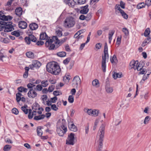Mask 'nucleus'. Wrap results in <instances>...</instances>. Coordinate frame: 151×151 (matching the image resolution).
<instances>
[{
	"instance_id": "39",
	"label": "nucleus",
	"mask_w": 151,
	"mask_h": 151,
	"mask_svg": "<svg viewBox=\"0 0 151 151\" xmlns=\"http://www.w3.org/2000/svg\"><path fill=\"white\" fill-rule=\"evenodd\" d=\"M145 4L144 3H141L139 4L137 6V8L138 9H141L145 7Z\"/></svg>"
},
{
	"instance_id": "50",
	"label": "nucleus",
	"mask_w": 151,
	"mask_h": 151,
	"mask_svg": "<svg viewBox=\"0 0 151 151\" xmlns=\"http://www.w3.org/2000/svg\"><path fill=\"white\" fill-rule=\"evenodd\" d=\"M99 120V119H96L95 121L94 125L93 127V130H95L96 128L97 125L98 124Z\"/></svg>"
},
{
	"instance_id": "43",
	"label": "nucleus",
	"mask_w": 151,
	"mask_h": 151,
	"mask_svg": "<svg viewBox=\"0 0 151 151\" xmlns=\"http://www.w3.org/2000/svg\"><path fill=\"white\" fill-rule=\"evenodd\" d=\"M120 13L124 19H127L128 18V15L123 10Z\"/></svg>"
},
{
	"instance_id": "21",
	"label": "nucleus",
	"mask_w": 151,
	"mask_h": 151,
	"mask_svg": "<svg viewBox=\"0 0 151 151\" xmlns=\"http://www.w3.org/2000/svg\"><path fill=\"white\" fill-rule=\"evenodd\" d=\"M62 29L61 28L58 27L56 29L55 32L57 36L59 37H61L62 36Z\"/></svg>"
},
{
	"instance_id": "26",
	"label": "nucleus",
	"mask_w": 151,
	"mask_h": 151,
	"mask_svg": "<svg viewBox=\"0 0 151 151\" xmlns=\"http://www.w3.org/2000/svg\"><path fill=\"white\" fill-rule=\"evenodd\" d=\"M122 74L121 73H115L113 75V77L114 79H116L117 78H120L121 77Z\"/></svg>"
},
{
	"instance_id": "13",
	"label": "nucleus",
	"mask_w": 151,
	"mask_h": 151,
	"mask_svg": "<svg viewBox=\"0 0 151 151\" xmlns=\"http://www.w3.org/2000/svg\"><path fill=\"white\" fill-rule=\"evenodd\" d=\"M63 130H65V132L67 131L66 122L65 119H63L62 120V124L60 127Z\"/></svg>"
},
{
	"instance_id": "34",
	"label": "nucleus",
	"mask_w": 151,
	"mask_h": 151,
	"mask_svg": "<svg viewBox=\"0 0 151 151\" xmlns=\"http://www.w3.org/2000/svg\"><path fill=\"white\" fill-rule=\"evenodd\" d=\"M35 86V83L33 82L29 83L27 85V88L30 89H33Z\"/></svg>"
},
{
	"instance_id": "1",
	"label": "nucleus",
	"mask_w": 151,
	"mask_h": 151,
	"mask_svg": "<svg viewBox=\"0 0 151 151\" xmlns=\"http://www.w3.org/2000/svg\"><path fill=\"white\" fill-rule=\"evenodd\" d=\"M46 67L47 71L53 75H58L60 72L61 69L59 66L55 62L48 63Z\"/></svg>"
},
{
	"instance_id": "15",
	"label": "nucleus",
	"mask_w": 151,
	"mask_h": 151,
	"mask_svg": "<svg viewBox=\"0 0 151 151\" xmlns=\"http://www.w3.org/2000/svg\"><path fill=\"white\" fill-rule=\"evenodd\" d=\"M15 12V14L17 16L20 17L22 14V9L21 7H18L16 8Z\"/></svg>"
},
{
	"instance_id": "42",
	"label": "nucleus",
	"mask_w": 151,
	"mask_h": 151,
	"mask_svg": "<svg viewBox=\"0 0 151 151\" xmlns=\"http://www.w3.org/2000/svg\"><path fill=\"white\" fill-rule=\"evenodd\" d=\"M99 111L98 110L94 109L92 110V115L94 116H98Z\"/></svg>"
},
{
	"instance_id": "19",
	"label": "nucleus",
	"mask_w": 151,
	"mask_h": 151,
	"mask_svg": "<svg viewBox=\"0 0 151 151\" xmlns=\"http://www.w3.org/2000/svg\"><path fill=\"white\" fill-rule=\"evenodd\" d=\"M29 27L31 31H32L33 30L36 29L38 27V25L36 23H33L29 25Z\"/></svg>"
},
{
	"instance_id": "10",
	"label": "nucleus",
	"mask_w": 151,
	"mask_h": 151,
	"mask_svg": "<svg viewBox=\"0 0 151 151\" xmlns=\"http://www.w3.org/2000/svg\"><path fill=\"white\" fill-rule=\"evenodd\" d=\"M88 7V5H86L84 6L81 7L80 13L83 14H86L89 10Z\"/></svg>"
},
{
	"instance_id": "37",
	"label": "nucleus",
	"mask_w": 151,
	"mask_h": 151,
	"mask_svg": "<svg viewBox=\"0 0 151 151\" xmlns=\"http://www.w3.org/2000/svg\"><path fill=\"white\" fill-rule=\"evenodd\" d=\"M34 89L36 91H41L42 89V87L41 85L38 84L36 86V87H34Z\"/></svg>"
},
{
	"instance_id": "29",
	"label": "nucleus",
	"mask_w": 151,
	"mask_h": 151,
	"mask_svg": "<svg viewBox=\"0 0 151 151\" xmlns=\"http://www.w3.org/2000/svg\"><path fill=\"white\" fill-rule=\"evenodd\" d=\"M32 63L35 68H38L41 65L40 63L37 60L34 61Z\"/></svg>"
},
{
	"instance_id": "62",
	"label": "nucleus",
	"mask_w": 151,
	"mask_h": 151,
	"mask_svg": "<svg viewBox=\"0 0 151 151\" xmlns=\"http://www.w3.org/2000/svg\"><path fill=\"white\" fill-rule=\"evenodd\" d=\"M19 94L17 93L16 94V99L17 102H19L21 100V97L19 95Z\"/></svg>"
},
{
	"instance_id": "56",
	"label": "nucleus",
	"mask_w": 151,
	"mask_h": 151,
	"mask_svg": "<svg viewBox=\"0 0 151 151\" xmlns=\"http://www.w3.org/2000/svg\"><path fill=\"white\" fill-rule=\"evenodd\" d=\"M70 60V58H68L64 60L63 61V63L65 65L67 64Z\"/></svg>"
},
{
	"instance_id": "33",
	"label": "nucleus",
	"mask_w": 151,
	"mask_h": 151,
	"mask_svg": "<svg viewBox=\"0 0 151 151\" xmlns=\"http://www.w3.org/2000/svg\"><path fill=\"white\" fill-rule=\"evenodd\" d=\"M56 55L59 57H63L66 56V53L65 52L61 51L57 52Z\"/></svg>"
},
{
	"instance_id": "47",
	"label": "nucleus",
	"mask_w": 151,
	"mask_h": 151,
	"mask_svg": "<svg viewBox=\"0 0 151 151\" xmlns=\"http://www.w3.org/2000/svg\"><path fill=\"white\" fill-rule=\"evenodd\" d=\"M92 13L91 12H89L86 16H85L86 20L87 21L90 20L92 17Z\"/></svg>"
},
{
	"instance_id": "30",
	"label": "nucleus",
	"mask_w": 151,
	"mask_h": 151,
	"mask_svg": "<svg viewBox=\"0 0 151 151\" xmlns=\"http://www.w3.org/2000/svg\"><path fill=\"white\" fill-rule=\"evenodd\" d=\"M92 84L93 86L98 87L99 86V81L97 79H95L92 82Z\"/></svg>"
},
{
	"instance_id": "12",
	"label": "nucleus",
	"mask_w": 151,
	"mask_h": 151,
	"mask_svg": "<svg viewBox=\"0 0 151 151\" xmlns=\"http://www.w3.org/2000/svg\"><path fill=\"white\" fill-rule=\"evenodd\" d=\"M68 127L70 130L74 131L76 132L77 131V127L72 122H69L68 123Z\"/></svg>"
},
{
	"instance_id": "3",
	"label": "nucleus",
	"mask_w": 151,
	"mask_h": 151,
	"mask_svg": "<svg viewBox=\"0 0 151 151\" xmlns=\"http://www.w3.org/2000/svg\"><path fill=\"white\" fill-rule=\"evenodd\" d=\"M75 24L74 18L72 17H69L65 19L63 23V26L66 28H69L73 27Z\"/></svg>"
},
{
	"instance_id": "64",
	"label": "nucleus",
	"mask_w": 151,
	"mask_h": 151,
	"mask_svg": "<svg viewBox=\"0 0 151 151\" xmlns=\"http://www.w3.org/2000/svg\"><path fill=\"white\" fill-rule=\"evenodd\" d=\"M145 5L149 6L151 5V0H146Z\"/></svg>"
},
{
	"instance_id": "5",
	"label": "nucleus",
	"mask_w": 151,
	"mask_h": 151,
	"mask_svg": "<svg viewBox=\"0 0 151 151\" xmlns=\"http://www.w3.org/2000/svg\"><path fill=\"white\" fill-rule=\"evenodd\" d=\"M52 39L55 42V43L57 44L58 46H57V47H59L66 42L67 39V38L66 37H65L60 40L58 39L57 36H53L52 37Z\"/></svg>"
},
{
	"instance_id": "53",
	"label": "nucleus",
	"mask_w": 151,
	"mask_h": 151,
	"mask_svg": "<svg viewBox=\"0 0 151 151\" xmlns=\"http://www.w3.org/2000/svg\"><path fill=\"white\" fill-rule=\"evenodd\" d=\"M8 58V57L6 55H4L3 54H1L0 55V60L2 61H4V58Z\"/></svg>"
},
{
	"instance_id": "8",
	"label": "nucleus",
	"mask_w": 151,
	"mask_h": 151,
	"mask_svg": "<svg viewBox=\"0 0 151 151\" xmlns=\"http://www.w3.org/2000/svg\"><path fill=\"white\" fill-rule=\"evenodd\" d=\"M6 24L3 25L4 27V31L5 32H9L13 30L14 28L13 26L10 24L8 22H6Z\"/></svg>"
},
{
	"instance_id": "49",
	"label": "nucleus",
	"mask_w": 151,
	"mask_h": 151,
	"mask_svg": "<svg viewBox=\"0 0 151 151\" xmlns=\"http://www.w3.org/2000/svg\"><path fill=\"white\" fill-rule=\"evenodd\" d=\"M84 111L85 112H87L89 115H92V110L91 109H84Z\"/></svg>"
},
{
	"instance_id": "9",
	"label": "nucleus",
	"mask_w": 151,
	"mask_h": 151,
	"mask_svg": "<svg viewBox=\"0 0 151 151\" xmlns=\"http://www.w3.org/2000/svg\"><path fill=\"white\" fill-rule=\"evenodd\" d=\"M37 93L34 89H30L27 93L28 97L31 99H33L37 96Z\"/></svg>"
},
{
	"instance_id": "44",
	"label": "nucleus",
	"mask_w": 151,
	"mask_h": 151,
	"mask_svg": "<svg viewBox=\"0 0 151 151\" xmlns=\"http://www.w3.org/2000/svg\"><path fill=\"white\" fill-rule=\"evenodd\" d=\"M11 148V146L10 145H6L4 146V151H8Z\"/></svg>"
},
{
	"instance_id": "63",
	"label": "nucleus",
	"mask_w": 151,
	"mask_h": 151,
	"mask_svg": "<svg viewBox=\"0 0 151 151\" xmlns=\"http://www.w3.org/2000/svg\"><path fill=\"white\" fill-rule=\"evenodd\" d=\"M86 0H77L76 1L79 4H84L86 1Z\"/></svg>"
},
{
	"instance_id": "2",
	"label": "nucleus",
	"mask_w": 151,
	"mask_h": 151,
	"mask_svg": "<svg viewBox=\"0 0 151 151\" xmlns=\"http://www.w3.org/2000/svg\"><path fill=\"white\" fill-rule=\"evenodd\" d=\"M105 126L102 124L100 127L99 132V140L98 148L102 149L103 147V142L104 135Z\"/></svg>"
},
{
	"instance_id": "35",
	"label": "nucleus",
	"mask_w": 151,
	"mask_h": 151,
	"mask_svg": "<svg viewBox=\"0 0 151 151\" xmlns=\"http://www.w3.org/2000/svg\"><path fill=\"white\" fill-rule=\"evenodd\" d=\"M58 46L57 44H55V45H54V44H52V43L50 45L48 48L50 50L56 49L58 47H57Z\"/></svg>"
},
{
	"instance_id": "14",
	"label": "nucleus",
	"mask_w": 151,
	"mask_h": 151,
	"mask_svg": "<svg viewBox=\"0 0 151 151\" xmlns=\"http://www.w3.org/2000/svg\"><path fill=\"white\" fill-rule=\"evenodd\" d=\"M18 25L19 28L24 29L27 27V24L24 21H20L19 22Z\"/></svg>"
},
{
	"instance_id": "32",
	"label": "nucleus",
	"mask_w": 151,
	"mask_h": 151,
	"mask_svg": "<svg viewBox=\"0 0 151 151\" xmlns=\"http://www.w3.org/2000/svg\"><path fill=\"white\" fill-rule=\"evenodd\" d=\"M41 84L42 87H45L48 85V82L47 80H43L41 82Z\"/></svg>"
},
{
	"instance_id": "25",
	"label": "nucleus",
	"mask_w": 151,
	"mask_h": 151,
	"mask_svg": "<svg viewBox=\"0 0 151 151\" xmlns=\"http://www.w3.org/2000/svg\"><path fill=\"white\" fill-rule=\"evenodd\" d=\"M19 91L22 92H24V93H26L28 89L26 88H25L22 86H20L19 87L17 88Z\"/></svg>"
},
{
	"instance_id": "51",
	"label": "nucleus",
	"mask_w": 151,
	"mask_h": 151,
	"mask_svg": "<svg viewBox=\"0 0 151 151\" xmlns=\"http://www.w3.org/2000/svg\"><path fill=\"white\" fill-rule=\"evenodd\" d=\"M104 53L108 54V46L106 42L105 44L104 47Z\"/></svg>"
},
{
	"instance_id": "17",
	"label": "nucleus",
	"mask_w": 151,
	"mask_h": 151,
	"mask_svg": "<svg viewBox=\"0 0 151 151\" xmlns=\"http://www.w3.org/2000/svg\"><path fill=\"white\" fill-rule=\"evenodd\" d=\"M145 65L144 63L142 61H140L138 62V65L137 66V68L135 69L137 70L138 71L141 70L143 68Z\"/></svg>"
},
{
	"instance_id": "18",
	"label": "nucleus",
	"mask_w": 151,
	"mask_h": 151,
	"mask_svg": "<svg viewBox=\"0 0 151 151\" xmlns=\"http://www.w3.org/2000/svg\"><path fill=\"white\" fill-rule=\"evenodd\" d=\"M64 132L65 130H63L62 129H61V128L60 127H57V132L59 136H63L64 134L67 132V131Z\"/></svg>"
},
{
	"instance_id": "60",
	"label": "nucleus",
	"mask_w": 151,
	"mask_h": 151,
	"mask_svg": "<svg viewBox=\"0 0 151 151\" xmlns=\"http://www.w3.org/2000/svg\"><path fill=\"white\" fill-rule=\"evenodd\" d=\"M12 112L15 114H17L19 113V111L16 108H14L12 110Z\"/></svg>"
},
{
	"instance_id": "24",
	"label": "nucleus",
	"mask_w": 151,
	"mask_h": 151,
	"mask_svg": "<svg viewBox=\"0 0 151 151\" xmlns=\"http://www.w3.org/2000/svg\"><path fill=\"white\" fill-rule=\"evenodd\" d=\"M45 117V115L44 114H42L38 116H35L34 118V119L35 120L38 121L44 119Z\"/></svg>"
},
{
	"instance_id": "58",
	"label": "nucleus",
	"mask_w": 151,
	"mask_h": 151,
	"mask_svg": "<svg viewBox=\"0 0 151 151\" xmlns=\"http://www.w3.org/2000/svg\"><path fill=\"white\" fill-rule=\"evenodd\" d=\"M51 108L53 110L56 111L58 109V108L57 107V106L55 104H52L51 106Z\"/></svg>"
},
{
	"instance_id": "59",
	"label": "nucleus",
	"mask_w": 151,
	"mask_h": 151,
	"mask_svg": "<svg viewBox=\"0 0 151 151\" xmlns=\"http://www.w3.org/2000/svg\"><path fill=\"white\" fill-rule=\"evenodd\" d=\"M53 94L54 95L57 96L61 95L62 93L59 91H55L53 92Z\"/></svg>"
},
{
	"instance_id": "23",
	"label": "nucleus",
	"mask_w": 151,
	"mask_h": 151,
	"mask_svg": "<svg viewBox=\"0 0 151 151\" xmlns=\"http://www.w3.org/2000/svg\"><path fill=\"white\" fill-rule=\"evenodd\" d=\"M106 92L108 93H112L113 91V88L109 86V85H106L105 87Z\"/></svg>"
},
{
	"instance_id": "7",
	"label": "nucleus",
	"mask_w": 151,
	"mask_h": 151,
	"mask_svg": "<svg viewBox=\"0 0 151 151\" xmlns=\"http://www.w3.org/2000/svg\"><path fill=\"white\" fill-rule=\"evenodd\" d=\"M73 86L76 88H77L78 85H80L81 83V79L78 76L75 77L73 80Z\"/></svg>"
},
{
	"instance_id": "46",
	"label": "nucleus",
	"mask_w": 151,
	"mask_h": 151,
	"mask_svg": "<svg viewBox=\"0 0 151 151\" xmlns=\"http://www.w3.org/2000/svg\"><path fill=\"white\" fill-rule=\"evenodd\" d=\"M27 106H22L21 107V109L24 112L25 114H27L28 113V109H27Z\"/></svg>"
},
{
	"instance_id": "55",
	"label": "nucleus",
	"mask_w": 151,
	"mask_h": 151,
	"mask_svg": "<svg viewBox=\"0 0 151 151\" xmlns=\"http://www.w3.org/2000/svg\"><path fill=\"white\" fill-rule=\"evenodd\" d=\"M148 78L146 76V75H144L142 77V78L141 80L140 83L142 84H143L144 83L145 81Z\"/></svg>"
},
{
	"instance_id": "11",
	"label": "nucleus",
	"mask_w": 151,
	"mask_h": 151,
	"mask_svg": "<svg viewBox=\"0 0 151 151\" xmlns=\"http://www.w3.org/2000/svg\"><path fill=\"white\" fill-rule=\"evenodd\" d=\"M138 61L137 60L134 61L132 60L129 63V66L131 67V69L133 68L134 70H136L135 69L137 68V66L138 65Z\"/></svg>"
},
{
	"instance_id": "61",
	"label": "nucleus",
	"mask_w": 151,
	"mask_h": 151,
	"mask_svg": "<svg viewBox=\"0 0 151 151\" xmlns=\"http://www.w3.org/2000/svg\"><path fill=\"white\" fill-rule=\"evenodd\" d=\"M101 46L102 44L101 43H99L96 45L95 47L97 49H100L101 48Z\"/></svg>"
},
{
	"instance_id": "52",
	"label": "nucleus",
	"mask_w": 151,
	"mask_h": 151,
	"mask_svg": "<svg viewBox=\"0 0 151 151\" xmlns=\"http://www.w3.org/2000/svg\"><path fill=\"white\" fill-rule=\"evenodd\" d=\"M150 119V117L149 116H146L145 117L144 121V123L145 124H146L147 123H148V122L149 121Z\"/></svg>"
},
{
	"instance_id": "36",
	"label": "nucleus",
	"mask_w": 151,
	"mask_h": 151,
	"mask_svg": "<svg viewBox=\"0 0 151 151\" xmlns=\"http://www.w3.org/2000/svg\"><path fill=\"white\" fill-rule=\"evenodd\" d=\"M37 135L38 136H41L42 135V132L41 130V127H37Z\"/></svg>"
},
{
	"instance_id": "22",
	"label": "nucleus",
	"mask_w": 151,
	"mask_h": 151,
	"mask_svg": "<svg viewBox=\"0 0 151 151\" xmlns=\"http://www.w3.org/2000/svg\"><path fill=\"white\" fill-rule=\"evenodd\" d=\"M34 112H36V111H35L33 110V112L32 113L31 109H29V114L28 115V117L29 119H32L33 118V115H35L36 114H34Z\"/></svg>"
},
{
	"instance_id": "31",
	"label": "nucleus",
	"mask_w": 151,
	"mask_h": 151,
	"mask_svg": "<svg viewBox=\"0 0 151 151\" xmlns=\"http://www.w3.org/2000/svg\"><path fill=\"white\" fill-rule=\"evenodd\" d=\"M54 40L52 39H48L45 43V45L46 47H49L50 45L51 44Z\"/></svg>"
},
{
	"instance_id": "48",
	"label": "nucleus",
	"mask_w": 151,
	"mask_h": 151,
	"mask_svg": "<svg viewBox=\"0 0 151 151\" xmlns=\"http://www.w3.org/2000/svg\"><path fill=\"white\" fill-rule=\"evenodd\" d=\"M11 34L12 35L15 36L16 37H18L20 35L19 32L17 31H14L11 32Z\"/></svg>"
},
{
	"instance_id": "38",
	"label": "nucleus",
	"mask_w": 151,
	"mask_h": 151,
	"mask_svg": "<svg viewBox=\"0 0 151 151\" xmlns=\"http://www.w3.org/2000/svg\"><path fill=\"white\" fill-rule=\"evenodd\" d=\"M150 32V29L149 28H147L145 30L144 33V35L145 37H147L148 35H149Z\"/></svg>"
},
{
	"instance_id": "40",
	"label": "nucleus",
	"mask_w": 151,
	"mask_h": 151,
	"mask_svg": "<svg viewBox=\"0 0 151 151\" xmlns=\"http://www.w3.org/2000/svg\"><path fill=\"white\" fill-rule=\"evenodd\" d=\"M110 61L112 63H116L117 62V60L115 55H113L112 58H110Z\"/></svg>"
},
{
	"instance_id": "16",
	"label": "nucleus",
	"mask_w": 151,
	"mask_h": 151,
	"mask_svg": "<svg viewBox=\"0 0 151 151\" xmlns=\"http://www.w3.org/2000/svg\"><path fill=\"white\" fill-rule=\"evenodd\" d=\"M12 17L9 15L6 16L4 15H2V16H1L0 17V19L3 21H7L8 20H11L12 19Z\"/></svg>"
},
{
	"instance_id": "45",
	"label": "nucleus",
	"mask_w": 151,
	"mask_h": 151,
	"mask_svg": "<svg viewBox=\"0 0 151 151\" xmlns=\"http://www.w3.org/2000/svg\"><path fill=\"white\" fill-rule=\"evenodd\" d=\"M68 101L70 103H73L74 101V97L73 95H70L68 98Z\"/></svg>"
},
{
	"instance_id": "27",
	"label": "nucleus",
	"mask_w": 151,
	"mask_h": 151,
	"mask_svg": "<svg viewBox=\"0 0 151 151\" xmlns=\"http://www.w3.org/2000/svg\"><path fill=\"white\" fill-rule=\"evenodd\" d=\"M30 40L33 42H35L37 41V39L32 34H30L28 37Z\"/></svg>"
},
{
	"instance_id": "41",
	"label": "nucleus",
	"mask_w": 151,
	"mask_h": 151,
	"mask_svg": "<svg viewBox=\"0 0 151 151\" xmlns=\"http://www.w3.org/2000/svg\"><path fill=\"white\" fill-rule=\"evenodd\" d=\"M84 31V30H80L77 32L74 35V37L76 38L79 36L81 34L83 33Z\"/></svg>"
},
{
	"instance_id": "57",
	"label": "nucleus",
	"mask_w": 151,
	"mask_h": 151,
	"mask_svg": "<svg viewBox=\"0 0 151 151\" xmlns=\"http://www.w3.org/2000/svg\"><path fill=\"white\" fill-rule=\"evenodd\" d=\"M24 40L27 44L29 45L30 44L31 41L28 37H26L24 38Z\"/></svg>"
},
{
	"instance_id": "4",
	"label": "nucleus",
	"mask_w": 151,
	"mask_h": 151,
	"mask_svg": "<svg viewBox=\"0 0 151 151\" xmlns=\"http://www.w3.org/2000/svg\"><path fill=\"white\" fill-rule=\"evenodd\" d=\"M75 134L70 133L68 134L66 141V144L68 145H73L74 144Z\"/></svg>"
},
{
	"instance_id": "54",
	"label": "nucleus",
	"mask_w": 151,
	"mask_h": 151,
	"mask_svg": "<svg viewBox=\"0 0 151 151\" xmlns=\"http://www.w3.org/2000/svg\"><path fill=\"white\" fill-rule=\"evenodd\" d=\"M122 31L124 32L126 35L127 36L129 34V31L127 29L123 28L122 29Z\"/></svg>"
},
{
	"instance_id": "20",
	"label": "nucleus",
	"mask_w": 151,
	"mask_h": 151,
	"mask_svg": "<svg viewBox=\"0 0 151 151\" xmlns=\"http://www.w3.org/2000/svg\"><path fill=\"white\" fill-rule=\"evenodd\" d=\"M48 37L45 32H42L41 33L40 35V38L41 40H47L48 39Z\"/></svg>"
},
{
	"instance_id": "28",
	"label": "nucleus",
	"mask_w": 151,
	"mask_h": 151,
	"mask_svg": "<svg viewBox=\"0 0 151 151\" xmlns=\"http://www.w3.org/2000/svg\"><path fill=\"white\" fill-rule=\"evenodd\" d=\"M26 55L28 58H33L34 57V53L30 51L26 52Z\"/></svg>"
},
{
	"instance_id": "6",
	"label": "nucleus",
	"mask_w": 151,
	"mask_h": 151,
	"mask_svg": "<svg viewBox=\"0 0 151 151\" xmlns=\"http://www.w3.org/2000/svg\"><path fill=\"white\" fill-rule=\"evenodd\" d=\"M109 55L108 54L104 53V55L102 56V61L101 64V68L103 71L105 72L106 71V59H109Z\"/></svg>"
}]
</instances>
